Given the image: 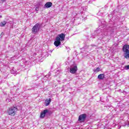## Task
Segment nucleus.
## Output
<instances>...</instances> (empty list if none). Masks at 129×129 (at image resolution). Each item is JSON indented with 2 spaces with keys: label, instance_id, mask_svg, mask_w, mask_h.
Returning a JSON list of instances; mask_svg holds the SVG:
<instances>
[{
  "label": "nucleus",
  "instance_id": "1",
  "mask_svg": "<svg viewBox=\"0 0 129 129\" xmlns=\"http://www.w3.org/2000/svg\"><path fill=\"white\" fill-rule=\"evenodd\" d=\"M18 110L19 109H18V107L13 106L7 109V113L9 115H11V116H15L17 114Z\"/></svg>",
  "mask_w": 129,
  "mask_h": 129
},
{
  "label": "nucleus",
  "instance_id": "2",
  "mask_svg": "<svg viewBox=\"0 0 129 129\" xmlns=\"http://www.w3.org/2000/svg\"><path fill=\"white\" fill-rule=\"evenodd\" d=\"M122 51L124 52V57L126 59H128L129 58V45L127 44H125L123 45L122 48Z\"/></svg>",
  "mask_w": 129,
  "mask_h": 129
},
{
  "label": "nucleus",
  "instance_id": "3",
  "mask_svg": "<svg viewBox=\"0 0 129 129\" xmlns=\"http://www.w3.org/2000/svg\"><path fill=\"white\" fill-rule=\"evenodd\" d=\"M39 29H40V24L39 23L36 24L32 29L33 34H37V32H38Z\"/></svg>",
  "mask_w": 129,
  "mask_h": 129
},
{
  "label": "nucleus",
  "instance_id": "4",
  "mask_svg": "<svg viewBox=\"0 0 129 129\" xmlns=\"http://www.w3.org/2000/svg\"><path fill=\"white\" fill-rule=\"evenodd\" d=\"M86 116H87L86 114H81L79 116L78 121L80 122H84L85 119L86 118Z\"/></svg>",
  "mask_w": 129,
  "mask_h": 129
},
{
  "label": "nucleus",
  "instance_id": "5",
  "mask_svg": "<svg viewBox=\"0 0 129 129\" xmlns=\"http://www.w3.org/2000/svg\"><path fill=\"white\" fill-rule=\"evenodd\" d=\"M56 39H59L61 42L65 40V34L61 33L58 34L57 36L56 37Z\"/></svg>",
  "mask_w": 129,
  "mask_h": 129
},
{
  "label": "nucleus",
  "instance_id": "6",
  "mask_svg": "<svg viewBox=\"0 0 129 129\" xmlns=\"http://www.w3.org/2000/svg\"><path fill=\"white\" fill-rule=\"evenodd\" d=\"M77 70H78V68H77V66H75L73 68H71L70 69V73H72V74H75L77 72Z\"/></svg>",
  "mask_w": 129,
  "mask_h": 129
},
{
  "label": "nucleus",
  "instance_id": "7",
  "mask_svg": "<svg viewBox=\"0 0 129 129\" xmlns=\"http://www.w3.org/2000/svg\"><path fill=\"white\" fill-rule=\"evenodd\" d=\"M49 112V110L47 109H45L43 112H41L40 113V118H44L45 117V115L47 113Z\"/></svg>",
  "mask_w": 129,
  "mask_h": 129
},
{
  "label": "nucleus",
  "instance_id": "8",
  "mask_svg": "<svg viewBox=\"0 0 129 129\" xmlns=\"http://www.w3.org/2000/svg\"><path fill=\"white\" fill-rule=\"evenodd\" d=\"M54 45L55 47H59L61 45V40L59 38H55V41L54 42Z\"/></svg>",
  "mask_w": 129,
  "mask_h": 129
},
{
  "label": "nucleus",
  "instance_id": "9",
  "mask_svg": "<svg viewBox=\"0 0 129 129\" xmlns=\"http://www.w3.org/2000/svg\"><path fill=\"white\" fill-rule=\"evenodd\" d=\"M53 6V4L52 2H47L45 5H44V8L45 9H49V8H51Z\"/></svg>",
  "mask_w": 129,
  "mask_h": 129
},
{
  "label": "nucleus",
  "instance_id": "10",
  "mask_svg": "<svg viewBox=\"0 0 129 129\" xmlns=\"http://www.w3.org/2000/svg\"><path fill=\"white\" fill-rule=\"evenodd\" d=\"M105 75L104 74H101L98 76V79H100V80H103L105 78Z\"/></svg>",
  "mask_w": 129,
  "mask_h": 129
},
{
  "label": "nucleus",
  "instance_id": "11",
  "mask_svg": "<svg viewBox=\"0 0 129 129\" xmlns=\"http://www.w3.org/2000/svg\"><path fill=\"white\" fill-rule=\"evenodd\" d=\"M45 106H48V105L51 103V98H49V99H47L46 100H45Z\"/></svg>",
  "mask_w": 129,
  "mask_h": 129
},
{
  "label": "nucleus",
  "instance_id": "12",
  "mask_svg": "<svg viewBox=\"0 0 129 129\" xmlns=\"http://www.w3.org/2000/svg\"><path fill=\"white\" fill-rule=\"evenodd\" d=\"M6 25H7V21H3L0 23V27H5Z\"/></svg>",
  "mask_w": 129,
  "mask_h": 129
},
{
  "label": "nucleus",
  "instance_id": "13",
  "mask_svg": "<svg viewBox=\"0 0 129 129\" xmlns=\"http://www.w3.org/2000/svg\"><path fill=\"white\" fill-rule=\"evenodd\" d=\"M100 71V68H97L96 69L94 70V72L95 73H97V72H99Z\"/></svg>",
  "mask_w": 129,
  "mask_h": 129
},
{
  "label": "nucleus",
  "instance_id": "14",
  "mask_svg": "<svg viewBox=\"0 0 129 129\" xmlns=\"http://www.w3.org/2000/svg\"><path fill=\"white\" fill-rule=\"evenodd\" d=\"M125 69H126V70H129V65L126 66L125 67Z\"/></svg>",
  "mask_w": 129,
  "mask_h": 129
},
{
  "label": "nucleus",
  "instance_id": "15",
  "mask_svg": "<svg viewBox=\"0 0 129 129\" xmlns=\"http://www.w3.org/2000/svg\"><path fill=\"white\" fill-rule=\"evenodd\" d=\"M35 11H36V12H38V11H39V7H36V8H35Z\"/></svg>",
  "mask_w": 129,
  "mask_h": 129
},
{
  "label": "nucleus",
  "instance_id": "16",
  "mask_svg": "<svg viewBox=\"0 0 129 129\" xmlns=\"http://www.w3.org/2000/svg\"><path fill=\"white\" fill-rule=\"evenodd\" d=\"M4 35H5L4 32H2L1 34H0V37H2V36H4Z\"/></svg>",
  "mask_w": 129,
  "mask_h": 129
},
{
  "label": "nucleus",
  "instance_id": "17",
  "mask_svg": "<svg viewBox=\"0 0 129 129\" xmlns=\"http://www.w3.org/2000/svg\"><path fill=\"white\" fill-rule=\"evenodd\" d=\"M2 2H5L6 0H1Z\"/></svg>",
  "mask_w": 129,
  "mask_h": 129
},
{
  "label": "nucleus",
  "instance_id": "18",
  "mask_svg": "<svg viewBox=\"0 0 129 129\" xmlns=\"http://www.w3.org/2000/svg\"><path fill=\"white\" fill-rule=\"evenodd\" d=\"M0 18H3V16L2 15H1Z\"/></svg>",
  "mask_w": 129,
  "mask_h": 129
}]
</instances>
